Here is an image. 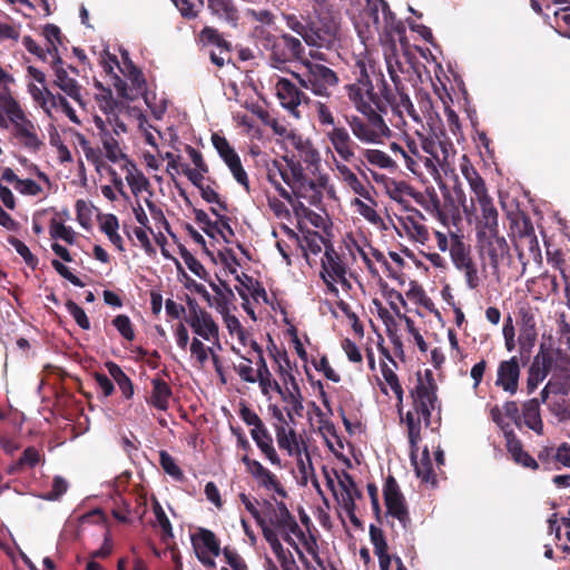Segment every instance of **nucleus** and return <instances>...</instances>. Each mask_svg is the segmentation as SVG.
I'll return each mask as SVG.
<instances>
[{"label":"nucleus","mask_w":570,"mask_h":570,"mask_svg":"<svg viewBox=\"0 0 570 570\" xmlns=\"http://www.w3.org/2000/svg\"><path fill=\"white\" fill-rule=\"evenodd\" d=\"M521 420L530 430L534 431L538 435L543 434V421L540 411L539 399H530L522 404Z\"/></svg>","instance_id":"nucleus-24"},{"label":"nucleus","mask_w":570,"mask_h":570,"mask_svg":"<svg viewBox=\"0 0 570 570\" xmlns=\"http://www.w3.org/2000/svg\"><path fill=\"white\" fill-rule=\"evenodd\" d=\"M246 471L257 481L258 485L275 491L279 497L286 498L287 492L278 478L266 469L259 461L250 459L247 454L242 458Z\"/></svg>","instance_id":"nucleus-11"},{"label":"nucleus","mask_w":570,"mask_h":570,"mask_svg":"<svg viewBox=\"0 0 570 570\" xmlns=\"http://www.w3.org/2000/svg\"><path fill=\"white\" fill-rule=\"evenodd\" d=\"M509 219L513 242H515V238L525 237L535 233L532 220L525 213L520 210L511 213L509 214Z\"/></svg>","instance_id":"nucleus-32"},{"label":"nucleus","mask_w":570,"mask_h":570,"mask_svg":"<svg viewBox=\"0 0 570 570\" xmlns=\"http://www.w3.org/2000/svg\"><path fill=\"white\" fill-rule=\"evenodd\" d=\"M219 284H216L208 279V284L215 296H213L214 307L224 309L225 307L232 306L235 298V294L226 281L218 278Z\"/></svg>","instance_id":"nucleus-33"},{"label":"nucleus","mask_w":570,"mask_h":570,"mask_svg":"<svg viewBox=\"0 0 570 570\" xmlns=\"http://www.w3.org/2000/svg\"><path fill=\"white\" fill-rule=\"evenodd\" d=\"M305 42L309 47L336 50L340 45L338 24L330 14L312 18Z\"/></svg>","instance_id":"nucleus-5"},{"label":"nucleus","mask_w":570,"mask_h":570,"mask_svg":"<svg viewBox=\"0 0 570 570\" xmlns=\"http://www.w3.org/2000/svg\"><path fill=\"white\" fill-rule=\"evenodd\" d=\"M50 236L51 238H60L68 244H73L76 233L70 226H66L63 223L51 219Z\"/></svg>","instance_id":"nucleus-56"},{"label":"nucleus","mask_w":570,"mask_h":570,"mask_svg":"<svg viewBox=\"0 0 570 570\" xmlns=\"http://www.w3.org/2000/svg\"><path fill=\"white\" fill-rule=\"evenodd\" d=\"M264 505L267 510L269 523L281 533L286 531L293 532L298 538H304L305 534L299 528L295 517L289 512L283 501H277L274 505L271 501L264 500Z\"/></svg>","instance_id":"nucleus-9"},{"label":"nucleus","mask_w":570,"mask_h":570,"mask_svg":"<svg viewBox=\"0 0 570 570\" xmlns=\"http://www.w3.org/2000/svg\"><path fill=\"white\" fill-rule=\"evenodd\" d=\"M397 97L395 98V102L391 104L389 107L392 108L393 112L400 117L403 121V114L406 112L409 117H411L415 122L421 124V117L415 110L410 96L405 92V86L402 85V89H395Z\"/></svg>","instance_id":"nucleus-31"},{"label":"nucleus","mask_w":570,"mask_h":570,"mask_svg":"<svg viewBox=\"0 0 570 570\" xmlns=\"http://www.w3.org/2000/svg\"><path fill=\"white\" fill-rule=\"evenodd\" d=\"M153 510H154V513L156 517V521L161 529V539L164 541H166L167 539L173 538L174 533H173L171 523H170L169 519L167 518L163 507L160 505V503L157 500H155L153 503Z\"/></svg>","instance_id":"nucleus-54"},{"label":"nucleus","mask_w":570,"mask_h":570,"mask_svg":"<svg viewBox=\"0 0 570 570\" xmlns=\"http://www.w3.org/2000/svg\"><path fill=\"white\" fill-rule=\"evenodd\" d=\"M191 544L196 554L198 550L206 551L214 557H218L223 552L216 534L208 529L200 528L197 533L193 534Z\"/></svg>","instance_id":"nucleus-23"},{"label":"nucleus","mask_w":570,"mask_h":570,"mask_svg":"<svg viewBox=\"0 0 570 570\" xmlns=\"http://www.w3.org/2000/svg\"><path fill=\"white\" fill-rule=\"evenodd\" d=\"M450 254L454 266L459 271L468 268L470 265L474 264L470 255V249L458 237H454L452 242Z\"/></svg>","instance_id":"nucleus-39"},{"label":"nucleus","mask_w":570,"mask_h":570,"mask_svg":"<svg viewBox=\"0 0 570 570\" xmlns=\"http://www.w3.org/2000/svg\"><path fill=\"white\" fill-rule=\"evenodd\" d=\"M556 370L560 373H554L553 376L548 381V390L552 392V394L568 395L570 389V370L568 366L557 365Z\"/></svg>","instance_id":"nucleus-37"},{"label":"nucleus","mask_w":570,"mask_h":570,"mask_svg":"<svg viewBox=\"0 0 570 570\" xmlns=\"http://www.w3.org/2000/svg\"><path fill=\"white\" fill-rule=\"evenodd\" d=\"M66 308L68 313L73 317L75 322L78 324L79 327H81L82 330L90 328V322L86 312L76 302H73L72 299H68L66 302Z\"/></svg>","instance_id":"nucleus-59"},{"label":"nucleus","mask_w":570,"mask_h":570,"mask_svg":"<svg viewBox=\"0 0 570 570\" xmlns=\"http://www.w3.org/2000/svg\"><path fill=\"white\" fill-rule=\"evenodd\" d=\"M505 443L508 452L511 454L513 461L524 468L538 470L539 464L537 461L523 450L522 442L519 440L514 431H505Z\"/></svg>","instance_id":"nucleus-21"},{"label":"nucleus","mask_w":570,"mask_h":570,"mask_svg":"<svg viewBox=\"0 0 570 570\" xmlns=\"http://www.w3.org/2000/svg\"><path fill=\"white\" fill-rule=\"evenodd\" d=\"M304 52L305 49L298 38L289 33H283L276 38L272 46L269 58L273 67L281 68L287 62L302 59Z\"/></svg>","instance_id":"nucleus-8"},{"label":"nucleus","mask_w":570,"mask_h":570,"mask_svg":"<svg viewBox=\"0 0 570 570\" xmlns=\"http://www.w3.org/2000/svg\"><path fill=\"white\" fill-rule=\"evenodd\" d=\"M350 100L357 111L366 118L352 117L348 120L352 132L357 139L363 142H379L383 137L391 136V130L383 119V114L375 110L371 104L364 102L357 88L351 90Z\"/></svg>","instance_id":"nucleus-2"},{"label":"nucleus","mask_w":570,"mask_h":570,"mask_svg":"<svg viewBox=\"0 0 570 570\" xmlns=\"http://www.w3.org/2000/svg\"><path fill=\"white\" fill-rule=\"evenodd\" d=\"M520 375L521 367L518 356L501 361L497 370L495 385L510 395H514L519 390Z\"/></svg>","instance_id":"nucleus-12"},{"label":"nucleus","mask_w":570,"mask_h":570,"mask_svg":"<svg viewBox=\"0 0 570 570\" xmlns=\"http://www.w3.org/2000/svg\"><path fill=\"white\" fill-rule=\"evenodd\" d=\"M342 180L358 196L372 202L373 200L368 189L362 184V181L357 178V176L346 166V165H340L336 166Z\"/></svg>","instance_id":"nucleus-35"},{"label":"nucleus","mask_w":570,"mask_h":570,"mask_svg":"<svg viewBox=\"0 0 570 570\" xmlns=\"http://www.w3.org/2000/svg\"><path fill=\"white\" fill-rule=\"evenodd\" d=\"M263 537L271 546L272 551L276 556L281 567L283 570H294L296 568V562L294 560L293 554L285 550L282 546L276 531L273 528H264ZM267 570H278L277 567L269 561Z\"/></svg>","instance_id":"nucleus-15"},{"label":"nucleus","mask_w":570,"mask_h":570,"mask_svg":"<svg viewBox=\"0 0 570 570\" xmlns=\"http://www.w3.org/2000/svg\"><path fill=\"white\" fill-rule=\"evenodd\" d=\"M105 366L111 376V379L118 385L121 395L125 400L132 399L135 394V386L130 377L122 371V368L115 362L108 361L105 363Z\"/></svg>","instance_id":"nucleus-29"},{"label":"nucleus","mask_w":570,"mask_h":570,"mask_svg":"<svg viewBox=\"0 0 570 570\" xmlns=\"http://www.w3.org/2000/svg\"><path fill=\"white\" fill-rule=\"evenodd\" d=\"M63 61L61 57H57V59L52 60L51 67L55 70L56 80L55 85L59 87L63 92H66L70 98L77 101L80 105H83L81 99V87L78 82L70 78L67 73V70L63 68Z\"/></svg>","instance_id":"nucleus-17"},{"label":"nucleus","mask_w":570,"mask_h":570,"mask_svg":"<svg viewBox=\"0 0 570 570\" xmlns=\"http://www.w3.org/2000/svg\"><path fill=\"white\" fill-rule=\"evenodd\" d=\"M537 332H521L519 333V354L523 364L528 363L531 356L532 348L537 341Z\"/></svg>","instance_id":"nucleus-50"},{"label":"nucleus","mask_w":570,"mask_h":570,"mask_svg":"<svg viewBox=\"0 0 570 570\" xmlns=\"http://www.w3.org/2000/svg\"><path fill=\"white\" fill-rule=\"evenodd\" d=\"M356 66L360 69V75L355 83L346 87L348 98H351V90L357 88L364 102L371 104L375 110L386 114L389 106L395 102L396 95L392 92V89L384 79L383 73H375L373 71L380 94L375 92L374 85L371 76L368 75L365 62L358 61Z\"/></svg>","instance_id":"nucleus-3"},{"label":"nucleus","mask_w":570,"mask_h":570,"mask_svg":"<svg viewBox=\"0 0 570 570\" xmlns=\"http://www.w3.org/2000/svg\"><path fill=\"white\" fill-rule=\"evenodd\" d=\"M179 254L190 272L206 282L209 279V274L203 264L186 247L180 246Z\"/></svg>","instance_id":"nucleus-49"},{"label":"nucleus","mask_w":570,"mask_h":570,"mask_svg":"<svg viewBox=\"0 0 570 570\" xmlns=\"http://www.w3.org/2000/svg\"><path fill=\"white\" fill-rule=\"evenodd\" d=\"M548 409L556 415L560 421L570 420V406L564 399L552 400L548 403Z\"/></svg>","instance_id":"nucleus-63"},{"label":"nucleus","mask_w":570,"mask_h":570,"mask_svg":"<svg viewBox=\"0 0 570 570\" xmlns=\"http://www.w3.org/2000/svg\"><path fill=\"white\" fill-rule=\"evenodd\" d=\"M381 372H382V376H383L384 381L386 382V384L391 387V390L395 394L396 410H397L400 417H402L404 391L399 381V376L386 363L381 364Z\"/></svg>","instance_id":"nucleus-34"},{"label":"nucleus","mask_w":570,"mask_h":570,"mask_svg":"<svg viewBox=\"0 0 570 570\" xmlns=\"http://www.w3.org/2000/svg\"><path fill=\"white\" fill-rule=\"evenodd\" d=\"M126 169V180L134 195H138L139 193L148 189L150 186L149 180L146 178L142 171L137 168L136 164L128 161Z\"/></svg>","instance_id":"nucleus-40"},{"label":"nucleus","mask_w":570,"mask_h":570,"mask_svg":"<svg viewBox=\"0 0 570 570\" xmlns=\"http://www.w3.org/2000/svg\"><path fill=\"white\" fill-rule=\"evenodd\" d=\"M295 148L298 150L299 158L309 166H316L320 163V154L308 140L301 137L294 141Z\"/></svg>","instance_id":"nucleus-47"},{"label":"nucleus","mask_w":570,"mask_h":570,"mask_svg":"<svg viewBox=\"0 0 570 570\" xmlns=\"http://www.w3.org/2000/svg\"><path fill=\"white\" fill-rule=\"evenodd\" d=\"M488 233V236L485 232L478 233L479 243L488 255L491 267L498 269L500 262L509 254V245L503 236H499V232Z\"/></svg>","instance_id":"nucleus-14"},{"label":"nucleus","mask_w":570,"mask_h":570,"mask_svg":"<svg viewBox=\"0 0 570 570\" xmlns=\"http://www.w3.org/2000/svg\"><path fill=\"white\" fill-rule=\"evenodd\" d=\"M199 40L204 43L217 46L220 51H232V43L224 39L218 30L213 27H204L199 32Z\"/></svg>","instance_id":"nucleus-45"},{"label":"nucleus","mask_w":570,"mask_h":570,"mask_svg":"<svg viewBox=\"0 0 570 570\" xmlns=\"http://www.w3.org/2000/svg\"><path fill=\"white\" fill-rule=\"evenodd\" d=\"M436 392L438 385L433 372L425 370L424 376L419 372L416 384L414 389L410 391L412 410L407 411L404 417L412 453L419 451V443L422 439L421 422H424L425 428H430L432 411L435 409L441 410V403ZM401 420L403 421V416Z\"/></svg>","instance_id":"nucleus-1"},{"label":"nucleus","mask_w":570,"mask_h":570,"mask_svg":"<svg viewBox=\"0 0 570 570\" xmlns=\"http://www.w3.org/2000/svg\"><path fill=\"white\" fill-rule=\"evenodd\" d=\"M210 13L230 26H236L239 12L233 0H207Z\"/></svg>","instance_id":"nucleus-26"},{"label":"nucleus","mask_w":570,"mask_h":570,"mask_svg":"<svg viewBox=\"0 0 570 570\" xmlns=\"http://www.w3.org/2000/svg\"><path fill=\"white\" fill-rule=\"evenodd\" d=\"M481 209V224L488 232H499V213L490 195L475 199Z\"/></svg>","instance_id":"nucleus-30"},{"label":"nucleus","mask_w":570,"mask_h":570,"mask_svg":"<svg viewBox=\"0 0 570 570\" xmlns=\"http://www.w3.org/2000/svg\"><path fill=\"white\" fill-rule=\"evenodd\" d=\"M361 153L363 158L373 166H377L380 168H390L393 166V160L391 157L382 150L362 149Z\"/></svg>","instance_id":"nucleus-52"},{"label":"nucleus","mask_w":570,"mask_h":570,"mask_svg":"<svg viewBox=\"0 0 570 570\" xmlns=\"http://www.w3.org/2000/svg\"><path fill=\"white\" fill-rule=\"evenodd\" d=\"M415 452L416 451H414L413 453L411 452V460L414 464V470H415L417 478H420L425 483L431 482V483L435 484L436 478H435V474L433 471V466H432V462H431L428 449H425L422 452V456L419 462L415 460Z\"/></svg>","instance_id":"nucleus-36"},{"label":"nucleus","mask_w":570,"mask_h":570,"mask_svg":"<svg viewBox=\"0 0 570 570\" xmlns=\"http://www.w3.org/2000/svg\"><path fill=\"white\" fill-rule=\"evenodd\" d=\"M159 464L163 470L177 481L184 479L181 469L176 464L175 459L165 450L159 452Z\"/></svg>","instance_id":"nucleus-53"},{"label":"nucleus","mask_w":570,"mask_h":570,"mask_svg":"<svg viewBox=\"0 0 570 570\" xmlns=\"http://www.w3.org/2000/svg\"><path fill=\"white\" fill-rule=\"evenodd\" d=\"M250 436L256 443L257 448L262 452V454L273 464L278 468H282V461L279 455L277 454L273 438L269 431L267 430L265 424H262L257 429L250 430Z\"/></svg>","instance_id":"nucleus-19"},{"label":"nucleus","mask_w":570,"mask_h":570,"mask_svg":"<svg viewBox=\"0 0 570 570\" xmlns=\"http://www.w3.org/2000/svg\"><path fill=\"white\" fill-rule=\"evenodd\" d=\"M8 243L17 250V253L23 258L24 263L36 269L38 266V258L30 252L28 246L14 236L8 237Z\"/></svg>","instance_id":"nucleus-55"},{"label":"nucleus","mask_w":570,"mask_h":570,"mask_svg":"<svg viewBox=\"0 0 570 570\" xmlns=\"http://www.w3.org/2000/svg\"><path fill=\"white\" fill-rule=\"evenodd\" d=\"M252 36L257 45L269 51L275 43L277 36L273 35L266 27L256 26L253 28Z\"/></svg>","instance_id":"nucleus-57"},{"label":"nucleus","mask_w":570,"mask_h":570,"mask_svg":"<svg viewBox=\"0 0 570 570\" xmlns=\"http://www.w3.org/2000/svg\"><path fill=\"white\" fill-rule=\"evenodd\" d=\"M338 484L343 491L342 492V504L343 505H345V499H346L347 494L351 495L354 503H355L356 499L362 498V492L357 488L356 482L354 481L353 476L350 473L344 472L343 479L338 480Z\"/></svg>","instance_id":"nucleus-51"},{"label":"nucleus","mask_w":570,"mask_h":570,"mask_svg":"<svg viewBox=\"0 0 570 570\" xmlns=\"http://www.w3.org/2000/svg\"><path fill=\"white\" fill-rule=\"evenodd\" d=\"M223 554L226 562L233 570H248L245 560L235 550L230 549L229 547H225L223 549Z\"/></svg>","instance_id":"nucleus-64"},{"label":"nucleus","mask_w":570,"mask_h":570,"mask_svg":"<svg viewBox=\"0 0 570 570\" xmlns=\"http://www.w3.org/2000/svg\"><path fill=\"white\" fill-rule=\"evenodd\" d=\"M277 445L281 450L286 451L288 455L305 453V459L312 469V459L307 445L302 436L293 429H286L284 425H274Z\"/></svg>","instance_id":"nucleus-13"},{"label":"nucleus","mask_w":570,"mask_h":570,"mask_svg":"<svg viewBox=\"0 0 570 570\" xmlns=\"http://www.w3.org/2000/svg\"><path fill=\"white\" fill-rule=\"evenodd\" d=\"M321 273H325L332 279H337L342 285L350 286V283L345 276L346 266L332 244L325 245Z\"/></svg>","instance_id":"nucleus-16"},{"label":"nucleus","mask_w":570,"mask_h":570,"mask_svg":"<svg viewBox=\"0 0 570 570\" xmlns=\"http://www.w3.org/2000/svg\"><path fill=\"white\" fill-rule=\"evenodd\" d=\"M282 18L284 19L286 26L292 31H294L295 33L301 36L303 38V40L305 41V38L307 37V33H308L309 21L312 20V18L305 17L303 14L297 16L295 13H287V12H283Z\"/></svg>","instance_id":"nucleus-43"},{"label":"nucleus","mask_w":570,"mask_h":570,"mask_svg":"<svg viewBox=\"0 0 570 570\" xmlns=\"http://www.w3.org/2000/svg\"><path fill=\"white\" fill-rule=\"evenodd\" d=\"M151 392L146 402L159 411H167L169 409V401L173 396V390L170 385L163 380L159 375H156L150 381Z\"/></svg>","instance_id":"nucleus-20"},{"label":"nucleus","mask_w":570,"mask_h":570,"mask_svg":"<svg viewBox=\"0 0 570 570\" xmlns=\"http://www.w3.org/2000/svg\"><path fill=\"white\" fill-rule=\"evenodd\" d=\"M274 391L279 394L285 403L293 406V410L297 416L303 415L304 397L295 376L289 377V386L286 389H283L278 382H274Z\"/></svg>","instance_id":"nucleus-22"},{"label":"nucleus","mask_w":570,"mask_h":570,"mask_svg":"<svg viewBox=\"0 0 570 570\" xmlns=\"http://www.w3.org/2000/svg\"><path fill=\"white\" fill-rule=\"evenodd\" d=\"M198 326L199 330H193L195 334L206 341L218 340L219 327L208 312L199 316Z\"/></svg>","instance_id":"nucleus-44"},{"label":"nucleus","mask_w":570,"mask_h":570,"mask_svg":"<svg viewBox=\"0 0 570 570\" xmlns=\"http://www.w3.org/2000/svg\"><path fill=\"white\" fill-rule=\"evenodd\" d=\"M122 58L125 59V63L128 68V78L129 80L131 81V85L134 87V89L137 91V95H144L145 96V101L146 104L148 105V98H147V95H146V88H147V83H146V78L142 73V71L137 68L129 59H128V53H122Z\"/></svg>","instance_id":"nucleus-41"},{"label":"nucleus","mask_w":570,"mask_h":570,"mask_svg":"<svg viewBox=\"0 0 570 570\" xmlns=\"http://www.w3.org/2000/svg\"><path fill=\"white\" fill-rule=\"evenodd\" d=\"M396 46L393 43L389 48V52H385V62L390 78L395 89H402L403 81L399 76V71L402 70V63L400 62L396 53Z\"/></svg>","instance_id":"nucleus-42"},{"label":"nucleus","mask_w":570,"mask_h":570,"mask_svg":"<svg viewBox=\"0 0 570 570\" xmlns=\"http://www.w3.org/2000/svg\"><path fill=\"white\" fill-rule=\"evenodd\" d=\"M186 304L188 307V315L185 317L186 323L191 327V330H197L199 322V316L206 314L207 312L203 309L197 301L190 296H186Z\"/></svg>","instance_id":"nucleus-58"},{"label":"nucleus","mask_w":570,"mask_h":570,"mask_svg":"<svg viewBox=\"0 0 570 570\" xmlns=\"http://www.w3.org/2000/svg\"><path fill=\"white\" fill-rule=\"evenodd\" d=\"M304 70L294 73L299 85L316 96L328 97L330 89L338 82V77L331 68L312 61H304Z\"/></svg>","instance_id":"nucleus-4"},{"label":"nucleus","mask_w":570,"mask_h":570,"mask_svg":"<svg viewBox=\"0 0 570 570\" xmlns=\"http://www.w3.org/2000/svg\"><path fill=\"white\" fill-rule=\"evenodd\" d=\"M112 325L117 328L119 334L127 341L135 338V332L130 318L127 315L120 314L112 320Z\"/></svg>","instance_id":"nucleus-62"},{"label":"nucleus","mask_w":570,"mask_h":570,"mask_svg":"<svg viewBox=\"0 0 570 570\" xmlns=\"http://www.w3.org/2000/svg\"><path fill=\"white\" fill-rule=\"evenodd\" d=\"M46 96L48 98V101L50 102V106L53 108L60 107L62 111L66 114V116L72 121L73 124H80V120L75 111V109L71 107V105L68 102L66 97H63L60 94H52L49 89H46Z\"/></svg>","instance_id":"nucleus-48"},{"label":"nucleus","mask_w":570,"mask_h":570,"mask_svg":"<svg viewBox=\"0 0 570 570\" xmlns=\"http://www.w3.org/2000/svg\"><path fill=\"white\" fill-rule=\"evenodd\" d=\"M276 96L282 105L295 118L301 117L299 106L308 102V97L286 78H279L275 85Z\"/></svg>","instance_id":"nucleus-10"},{"label":"nucleus","mask_w":570,"mask_h":570,"mask_svg":"<svg viewBox=\"0 0 570 570\" xmlns=\"http://www.w3.org/2000/svg\"><path fill=\"white\" fill-rule=\"evenodd\" d=\"M370 539L372 544L374 546V552L376 556H382L387 553V542L385 540L383 531L374 524L370 525Z\"/></svg>","instance_id":"nucleus-60"},{"label":"nucleus","mask_w":570,"mask_h":570,"mask_svg":"<svg viewBox=\"0 0 570 570\" xmlns=\"http://www.w3.org/2000/svg\"><path fill=\"white\" fill-rule=\"evenodd\" d=\"M520 262L525 265L530 258L537 261L541 258V249L535 233L525 237L515 238L513 242Z\"/></svg>","instance_id":"nucleus-28"},{"label":"nucleus","mask_w":570,"mask_h":570,"mask_svg":"<svg viewBox=\"0 0 570 570\" xmlns=\"http://www.w3.org/2000/svg\"><path fill=\"white\" fill-rule=\"evenodd\" d=\"M13 127L12 135L30 151H38L43 146L37 134L36 125L27 118L20 104L6 115Z\"/></svg>","instance_id":"nucleus-6"},{"label":"nucleus","mask_w":570,"mask_h":570,"mask_svg":"<svg viewBox=\"0 0 570 570\" xmlns=\"http://www.w3.org/2000/svg\"><path fill=\"white\" fill-rule=\"evenodd\" d=\"M383 498L387 513L397 519L404 529L411 523L405 498L399 487L396 479L389 474L383 485Z\"/></svg>","instance_id":"nucleus-7"},{"label":"nucleus","mask_w":570,"mask_h":570,"mask_svg":"<svg viewBox=\"0 0 570 570\" xmlns=\"http://www.w3.org/2000/svg\"><path fill=\"white\" fill-rule=\"evenodd\" d=\"M554 353L561 355L560 350L553 351L546 344H541L538 353L534 355L530 364V367L547 377L558 365L556 363Z\"/></svg>","instance_id":"nucleus-27"},{"label":"nucleus","mask_w":570,"mask_h":570,"mask_svg":"<svg viewBox=\"0 0 570 570\" xmlns=\"http://www.w3.org/2000/svg\"><path fill=\"white\" fill-rule=\"evenodd\" d=\"M255 346L258 352L256 381H258L259 383V387L263 395L267 396L269 394V390H274V382L276 381L272 379V374L263 356L262 348L257 344H255Z\"/></svg>","instance_id":"nucleus-38"},{"label":"nucleus","mask_w":570,"mask_h":570,"mask_svg":"<svg viewBox=\"0 0 570 570\" xmlns=\"http://www.w3.org/2000/svg\"><path fill=\"white\" fill-rule=\"evenodd\" d=\"M322 184L313 179H305L293 186V194L296 198L305 199L311 206H320L323 200Z\"/></svg>","instance_id":"nucleus-25"},{"label":"nucleus","mask_w":570,"mask_h":570,"mask_svg":"<svg viewBox=\"0 0 570 570\" xmlns=\"http://www.w3.org/2000/svg\"><path fill=\"white\" fill-rule=\"evenodd\" d=\"M212 142L226 165L233 163L234 159L239 158L238 154L229 145L228 140L224 136L214 132L212 135Z\"/></svg>","instance_id":"nucleus-46"},{"label":"nucleus","mask_w":570,"mask_h":570,"mask_svg":"<svg viewBox=\"0 0 570 570\" xmlns=\"http://www.w3.org/2000/svg\"><path fill=\"white\" fill-rule=\"evenodd\" d=\"M354 206H356L357 212L361 216H363L367 222H370L373 225H382L383 219L381 216L376 213V210L361 200L360 198H355L352 203Z\"/></svg>","instance_id":"nucleus-61"},{"label":"nucleus","mask_w":570,"mask_h":570,"mask_svg":"<svg viewBox=\"0 0 570 570\" xmlns=\"http://www.w3.org/2000/svg\"><path fill=\"white\" fill-rule=\"evenodd\" d=\"M327 138L334 150L343 160L351 161L354 158L356 144L351 138L346 128L333 127L332 130L327 132Z\"/></svg>","instance_id":"nucleus-18"}]
</instances>
